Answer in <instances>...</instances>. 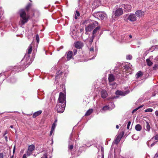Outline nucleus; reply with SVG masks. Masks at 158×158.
<instances>
[{
  "mask_svg": "<svg viewBox=\"0 0 158 158\" xmlns=\"http://www.w3.org/2000/svg\"><path fill=\"white\" fill-rule=\"evenodd\" d=\"M66 101L65 95L62 92L60 93L58 102L56 107V110L58 113H63L66 106Z\"/></svg>",
  "mask_w": 158,
  "mask_h": 158,
  "instance_id": "1",
  "label": "nucleus"
},
{
  "mask_svg": "<svg viewBox=\"0 0 158 158\" xmlns=\"http://www.w3.org/2000/svg\"><path fill=\"white\" fill-rule=\"evenodd\" d=\"M123 14V10L121 6H116L113 11V15L112 17L113 20L115 21L117 20V17H119Z\"/></svg>",
  "mask_w": 158,
  "mask_h": 158,
  "instance_id": "2",
  "label": "nucleus"
},
{
  "mask_svg": "<svg viewBox=\"0 0 158 158\" xmlns=\"http://www.w3.org/2000/svg\"><path fill=\"white\" fill-rule=\"evenodd\" d=\"M19 13L20 17V19L19 22V24L21 27L27 23L29 18V16L26 14L24 9L21 10L19 11Z\"/></svg>",
  "mask_w": 158,
  "mask_h": 158,
  "instance_id": "3",
  "label": "nucleus"
},
{
  "mask_svg": "<svg viewBox=\"0 0 158 158\" xmlns=\"http://www.w3.org/2000/svg\"><path fill=\"white\" fill-rule=\"evenodd\" d=\"M98 24V23L97 21H94L90 24H89L85 27V30L86 31H90L95 26Z\"/></svg>",
  "mask_w": 158,
  "mask_h": 158,
  "instance_id": "4",
  "label": "nucleus"
},
{
  "mask_svg": "<svg viewBox=\"0 0 158 158\" xmlns=\"http://www.w3.org/2000/svg\"><path fill=\"white\" fill-rule=\"evenodd\" d=\"M35 148V146L34 145L32 144L29 146L26 152V155L29 156L31 155Z\"/></svg>",
  "mask_w": 158,
  "mask_h": 158,
  "instance_id": "5",
  "label": "nucleus"
},
{
  "mask_svg": "<svg viewBox=\"0 0 158 158\" xmlns=\"http://www.w3.org/2000/svg\"><path fill=\"white\" fill-rule=\"evenodd\" d=\"M96 16L99 19H103L106 17V15L104 13L99 12L97 13Z\"/></svg>",
  "mask_w": 158,
  "mask_h": 158,
  "instance_id": "6",
  "label": "nucleus"
},
{
  "mask_svg": "<svg viewBox=\"0 0 158 158\" xmlns=\"http://www.w3.org/2000/svg\"><path fill=\"white\" fill-rule=\"evenodd\" d=\"M123 7L124 8V11L126 12L130 11L132 8L131 6L126 4L123 5Z\"/></svg>",
  "mask_w": 158,
  "mask_h": 158,
  "instance_id": "7",
  "label": "nucleus"
},
{
  "mask_svg": "<svg viewBox=\"0 0 158 158\" xmlns=\"http://www.w3.org/2000/svg\"><path fill=\"white\" fill-rule=\"evenodd\" d=\"M127 19L131 22H134L136 20V17L134 14H131L127 18Z\"/></svg>",
  "mask_w": 158,
  "mask_h": 158,
  "instance_id": "8",
  "label": "nucleus"
},
{
  "mask_svg": "<svg viewBox=\"0 0 158 158\" xmlns=\"http://www.w3.org/2000/svg\"><path fill=\"white\" fill-rule=\"evenodd\" d=\"M136 16L139 18L143 17L144 15V12L141 10H138L135 12Z\"/></svg>",
  "mask_w": 158,
  "mask_h": 158,
  "instance_id": "9",
  "label": "nucleus"
},
{
  "mask_svg": "<svg viewBox=\"0 0 158 158\" xmlns=\"http://www.w3.org/2000/svg\"><path fill=\"white\" fill-rule=\"evenodd\" d=\"M75 47L77 48H80L83 46V44L80 42H77L74 44Z\"/></svg>",
  "mask_w": 158,
  "mask_h": 158,
  "instance_id": "10",
  "label": "nucleus"
},
{
  "mask_svg": "<svg viewBox=\"0 0 158 158\" xmlns=\"http://www.w3.org/2000/svg\"><path fill=\"white\" fill-rule=\"evenodd\" d=\"M115 79V77L113 74H110L109 75L108 80L110 82H112L114 81Z\"/></svg>",
  "mask_w": 158,
  "mask_h": 158,
  "instance_id": "11",
  "label": "nucleus"
},
{
  "mask_svg": "<svg viewBox=\"0 0 158 158\" xmlns=\"http://www.w3.org/2000/svg\"><path fill=\"white\" fill-rule=\"evenodd\" d=\"M102 98H106L107 96V94L106 91L102 90L101 92Z\"/></svg>",
  "mask_w": 158,
  "mask_h": 158,
  "instance_id": "12",
  "label": "nucleus"
},
{
  "mask_svg": "<svg viewBox=\"0 0 158 158\" xmlns=\"http://www.w3.org/2000/svg\"><path fill=\"white\" fill-rule=\"evenodd\" d=\"M122 137V136L121 135H118L117 136V137L115 139V140L114 141L115 143L116 144H118V143L120 141Z\"/></svg>",
  "mask_w": 158,
  "mask_h": 158,
  "instance_id": "13",
  "label": "nucleus"
},
{
  "mask_svg": "<svg viewBox=\"0 0 158 158\" xmlns=\"http://www.w3.org/2000/svg\"><path fill=\"white\" fill-rule=\"evenodd\" d=\"M73 55V52L71 51H69L68 52L67 56V60H70L72 58Z\"/></svg>",
  "mask_w": 158,
  "mask_h": 158,
  "instance_id": "14",
  "label": "nucleus"
},
{
  "mask_svg": "<svg viewBox=\"0 0 158 158\" xmlns=\"http://www.w3.org/2000/svg\"><path fill=\"white\" fill-rule=\"evenodd\" d=\"M144 125L145 127V129L146 131H149L150 130V127L148 122L146 121Z\"/></svg>",
  "mask_w": 158,
  "mask_h": 158,
  "instance_id": "15",
  "label": "nucleus"
},
{
  "mask_svg": "<svg viewBox=\"0 0 158 158\" xmlns=\"http://www.w3.org/2000/svg\"><path fill=\"white\" fill-rule=\"evenodd\" d=\"M42 112V111L41 110H39L36 112L34 113L32 117L33 118H35L38 116Z\"/></svg>",
  "mask_w": 158,
  "mask_h": 158,
  "instance_id": "16",
  "label": "nucleus"
},
{
  "mask_svg": "<svg viewBox=\"0 0 158 158\" xmlns=\"http://www.w3.org/2000/svg\"><path fill=\"white\" fill-rule=\"evenodd\" d=\"M62 73L63 72L62 71H59L56 73L57 75L55 77L56 79H57L58 78H60Z\"/></svg>",
  "mask_w": 158,
  "mask_h": 158,
  "instance_id": "17",
  "label": "nucleus"
},
{
  "mask_svg": "<svg viewBox=\"0 0 158 158\" xmlns=\"http://www.w3.org/2000/svg\"><path fill=\"white\" fill-rule=\"evenodd\" d=\"M151 59V56H150L149 59H147L146 60L147 64L148 66H151L153 64L152 62L150 60Z\"/></svg>",
  "mask_w": 158,
  "mask_h": 158,
  "instance_id": "18",
  "label": "nucleus"
},
{
  "mask_svg": "<svg viewBox=\"0 0 158 158\" xmlns=\"http://www.w3.org/2000/svg\"><path fill=\"white\" fill-rule=\"evenodd\" d=\"M100 29V27H97L93 31V35H95V34L98 32Z\"/></svg>",
  "mask_w": 158,
  "mask_h": 158,
  "instance_id": "19",
  "label": "nucleus"
},
{
  "mask_svg": "<svg viewBox=\"0 0 158 158\" xmlns=\"http://www.w3.org/2000/svg\"><path fill=\"white\" fill-rule=\"evenodd\" d=\"M32 51V46L31 44H30L27 50V52L28 54H30Z\"/></svg>",
  "mask_w": 158,
  "mask_h": 158,
  "instance_id": "20",
  "label": "nucleus"
},
{
  "mask_svg": "<svg viewBox=\"0 0 158 158\" xmlns=\"http://www.w3.org/2000/svg\"><path fill=\"white\" fill-rule=\"evenodd\" d=\"M132 66V65H131L130 64H129L128 65L127 64L125 65V66H124V69L126 70V71H127L128 70H129V69H131V67Z\"/></svg>",
  "mask_w": 158,
  "mask_h": 158,
  "instance_id": "21",
  "label": "nucleus"
},
{
  "mask_svg": "<svg viewBox=\"0 0 158 158\" xmlns=\"http://www.w3.org/2000/svg\"><path fill=\"white\" fill-rule=\"evenodd\" d=\"M135 129L138 131H140L142 129V127L140 124H137L135 126Z\"/></svg>",
  "mask_w": 158,
  "mask_h": 158,
  "instance_id": "22",
  "label": "nucleus"
},
{
  "mask_svg": "<svg viewBox=\"0 0 158 158\" xmlns=\"http://www.w3.org/2000/svg\"><path fill=\"white\" fill-rule=\"evenodd\" d=\"M116 93L117 94L121 95L123 96H124L125 94H126V93H123V92L119 91H117L116 92Z\"/></svg>",
  "mask_w": 158,
  "mask_h": 158,
  "instance_id": "23",
  "label": "nucleus"
},
{
  "mask_svg": "<svg viewBox=\"0 0 158 158\" xmlns=\"http://www.w3.org/2000/svg\"><path fill=\"white\" fill-rule=\"evenodd\" d=\"M93 110L92 109L89 110L86 113L85 115L86 116L89 115L93 112Z\"/></svg>",
  "mask_w": 158,
  "mask_h": 158,
  "instance_id": "24",
  "label": "nucleus"
},
{
  "mask_svg": "<svg viewBox=\"0 0 158 158\" xmlns=\"http://www.w3.org/2000/svg\"><path fill=\"white\" fill-rule=\"evenodd\" d=\"M142 75V73L140 71H139L136 74V77L137 78H139L141 77Z\"/></svg>",
  "mask_w": 158,
  "mask_h": 158,
  "instance_id": "25",
  "label": "nucleus"
},
{
  "mask_svg": "<svg viewBox=\"0 0 158 158\" xmlns=\"http://www.w3.org/2000/svg\"><path fill=\"white\" fill-rule=\"evenodd\" d=\"M31 6V4L30 3H28L26 7V10L27 11H28Z\"/></svg>",
  "mask_w": 158,
  "mask_h": 158,
  "instance_id": "26",
  "label": "nucleus"
},
{
  "mask_svg": "<svg viewBox=\"0 0 158 158\" xmlns=\"http://www.w3.org/2000/svg\"><path fill=\"white\" fill-rule=\"evenodd\" d=\"M80 16V13L77 10L76 11V14L75 15L74 18L76 19H77V16Z\"/></svg>",
  "mask_w": 158,
  "mask_h": 158,
  "instance_id": "27",
  "label": "nucleus"
},
{
  "mask_svg": "<svg viewBox=\"0 0 158 158\" xmlns=\"http://www.w3.org/2000/svg\"><path fill=\"white\" fill-rule=\"evenodd\" d=\"M95 36V35H92V37H91L89 39V42L91 44Z\"/></svg>",
  "mask_w": 158,
  "mask_h": 158,
  "instance_id": "28",
  "label": "nucleus"
},
{
  "mask_svg": "<svg viewBox=\"0 0 158 158\" xmlns=\"http://www.w3.org/2000/svg\"><path fill=\"white\" fill-rule=\"evenodd\" d=\"M110 108L108 106H104L102 108V110H110Z\"/></svg>",
  "mask_w": 158,
  "mask_h": 158,
  "instance_id": "29",
  "label": "nucleus"
},
{
  "mask_svg": "<svg viewBox=\"0 0 158 158\" xmlns=\"http://www.w3.org/2000/svg\"><path fill=\"white\" fill-rule=\"evenodd\" d=\"M143 107V106H141L139 107H138L135 108V109H134L132 111V113H134L137 110H138L139 109V108H142V107Z\"/></svg>",
  "mask_w": 158,
  "mask_h": 158,
  "instance_id": "30",
  "label": "nucleus"
},
{
  "mask_svg": "<svg viewBox=\"0 0 158 158\" xmlns=\"http://www.w3.org/2000/svg\"><path fill=\"white\" fill-rule=\"evenodd\" d=\"M153 110V109L152 108H148L145 110V112H152Z\"/></svg>",
  "mask_w": 158,
  "mask_h": 158,
  "instance_id": "31",
  "label": "nucleus"
},
{
  "mask_svg": "<svg viewBox=\"0 0 158 158\" xmlns=\"http://www.w3.org/2000/svg\"><path fill=\"white\" fill-rule=\"evenodd\" d=\"M35 38L37 43H39V37L38 35L37 34L36 35Z\"/></svg>",
  "mask_w": 158,
  "mask_h": 158,
  "instance_id": "32",
  "label": "nucleus"
},
{
  "mask_svg": "<svg viewBox=\"0 0 158 158\" xmlns=\"http://www.w3.org/2000/svg\"><path fill=\"white\" fill-rule=\"evenodd\" d=\"M132 56L131 55H128L127 56V59H129V60H131L132 58Z\"/></svg>",
  "mask_w": 158,
  "mask_h": 158,
  "instance_id": "33",
  "label": "nucleus"
},
{
  "mask_svg": "<svg viewBox=\"0 0 158 158\" xmlns=\"http://www.w3.org/2000/svg\"><path fill=\"white\" fill-rule=\"evenodd\" d=\"M56 123H53L52 125L51 129L54 130L56 127Z\"/></svg>",
  "mask_w": 158,
  "mask_h": 158,
  "instance_id": "34",
  "label": "nucleus"
},
{
  "mask_svg": "<svg viewBox=\"0 0 158 158\" xmlns=\"http://www.w3.org/2000/svg\"><path fill=\"white\" fill-rule=\"evenodd\" d=\"M131 122L130 121H129L127 124V128L128 129H129V127L131 125Z\"/></svg>",
  "mask_w": 158,
  "mask_h": 158,
  "instance_id": "35",
  "label": "nucleus"
},
{
  "mask_svg": "<svg viewBox=\"0 0 158 158\" xmlns=\"http://www.w3.org/2000/svg\"><path fill=\"white\" fill-rule=\"evenodd\" d=\"M73 145H69V146L68 148H69V149L71 150L73 149Z\"/></svg>",
  "mask_w": 158,
  "mask_h": 158,
  "instance_id": "36",
  "label": "nucleus"
},
{
  "mask_svg": "<svg viewBox=\"0 0 158 158\" xmlns=\"http://www.w3.org/2000/svg\"><path fill=\"white\" fill-rule=\"evenodd\" d=\"M54 129H51V130L50 133V136H51L52 135L53 133V132L54 131Z\"/></svg>",
  "mask_w": 158,
  "mask_h": 158,
  "instance_id": "37",
  "label": "nucleus"
},
{
  "mask_svg": "<svg viewBox=\"0 0 158 158\" xmlns=\"http://www.w3.org/2000/svg\"><path fill=\"white\" fill-rule=\"evenodd\" d=\"M47 154L46 153H45L44 154L43 156L41 157V158H47Z\"/></svg>",
  "mask_w": 158,
  "mask_h": 158,
  "instance_id": "38",
  "label": "nucleus"
},
{
  "mask_svg": "<svg viewBox=\"0 0 158 158\" xmlns=\"http://www.w3.org/2000/svg\"><path fill=\"white\" fill-rule=\"evenodd\" d=\"M155 140H158V134L156 135L154 137Z\"/></svg>",
  "mask_w": 158,
  "mask_h": 158,
  "instance_id": "39",
  "label": "nucleus"
},
{
  "mask_svg": "<svg viewBox=\"0 0 158 158\" xmlns=\"http://www.w3.org/2000/svg\"><path fill=\"white\" fill-rule=\"evenodd\" d=\"M3 158V154L2 153H0V158Z\"/></svg>",
  "mask_w": 158,
  "mask_h": 158,
  "instance_id": "40",
  "label": "nucleus"
},
{
  "mask_svg": "<svg viewBox=\"0 0 158 158\" xmlns=\"http://www.w3.org/2000/svg\"><path fill=\"white\" fill-rule=\"evenodd\" d=\"M77 52V49L73 50V52H74V55H76Z\"/></svg>",
  "mask_w": 158,
  "mask_h": 158,
  "instance_id": "41",
  "label": "nucleus"
},
{
  "mask_svg": "<svg viewBox=\"0 0 158 158\" xmlns=\"http://www.w3.org/2000/svg\"><path fill=\"white\" fill-rule=\"evenodd\" d=\"M154 158H158V153H156L155 155Z\"/></svg>",
  "mask_w": 158,
  "mask_h": 158,
  "instance_id": "42",
  "label": "nucleus"
},
{
  "mask_svg": "<svg viewBox=\"0 0 158 158\" xmlns=\"http://www.w3.org/2000/svg\"><path fill=\"white\" fill-rule=\"evenodd\" d=\"M94 51V48L93 47L91 48L90 49V52H93Z\"/></svg>",
  "mask_w": 158,
  "mask_h": 158,
  "instance_id": "43",
  "label": "nucleus"
},
{
  "mask_svg": "<svg viewBox=\"0 0 158 158\" xmlns=\"http://www.w3.org/2000/svg\"><path fill=\"white\" fill-rule=\"evenodd\" d=\"M156 143V142H154V143H152L151 145V147H152L154 145H155V143Z\"/></svg>",
  "mask_w": 158,
  "mask_h": 158,
  "instance_id": "44",
  "label": "nucleus"
},
{
  "mask_svg": "<svg viewBox=\"0 0 158 158\" xmlns=\"http://www.w3.org/2000/svg\"><path fill=\"white\" fill-rule=\"evenodd\" d=\"M15 145L14 146V147L13 150V154H14V153H15Z\"/></svg>",
  "mask_w": 158,
  "mask_h": 158,
  "instance_id": "45",
  "label": "nucleus"
},
{
  "mask_svg": "<svg viewBox=\"0 0 158 158\" xmlns=\"http://www.w3.org/2000/svg\"><path fill=\"white\" fill-rule=\"evenodd\" d=\"M27 155L26 154H24L22 158H27Z\"/></svg>",
  "mask_w": 158,
  "mask_h": 158,
  "instance_id": "46",
  "label": "nucleus"
},
{
  "mask_svg": "<svg viewBox=\"0 0 158 158\" xmlns=\"http://www.w3.org/2000/svg\"><path fill=\"white\" fill-rule=\"evenodd\" d=\"M155 115L157 116H158V111H156L155 112Z\"/></svg>",
  "mask_w": 158,
  "mask_h": 158,
  "instance_id": "47",
  "label": "nucleus"
},
{
  "mask_svg": "<svg viewBox=\"0 0 158 158\" xmlns=\"http://www.w3.org/2000/svg\"><path fill=\"white\" fill-rule=\"evenodd\" d=\"M72 135H73L71 133V134L70 136V139L71 140H72Z\"/></svg>",
  "mask_w": 158,
  "mask_h": 158,
  "instance_id": "48",
  "label": "nucleus"
},
{
  "mask_svg": "<svg viewBox=\"0 0 158 158\" xmlns=\"http://www.w3.org/2000/svg\"><path fill=\"white\" fill-rule=\"evenodd\" d=\"M157 65H155V66L153 67V69H155V68L156 67H157Z\"/></svg>",
  "mask_w": 158,
  "mask_h": 158,
  "instance_id": "49",
  "label": "nucleus"
},
{
  "mask_svg": "<svg viewBox=\"0 0 158 158\" xmlns=\"http://www.w3.org/2000/svg\"><path fill=\"white\" fill-rule=\"evenodd\" d=\"M5 139L6 142L7 141V136H5Z\"/></svg>",
  "mask_w": 158,
  "mask_h": 158,
  "instance_id": "50",
  "label": "nucleus"
},
{
  "mask_svg": "<svg viewBox=\"0 0 158 158\" xmlns=\"http://www.w3.org/2000/svg\"><path fill=\"white\" fill-rule=\"evenodd\" d=\"M7 134V131H5V133L3 134V136H5V135Z\"/></svg>",
  "mask_w": 158,
  "mask_h": 158,
  "instance_id": "51",
  "label": "nucleus"
},
{
  "mask_svg": "<svg viewBox=\"0 0 158 158\" xmlns=\"http://www.w3.org/2000/svg\"><path fill=\"white\" fill-rule=\"evenodd\" d=\"M156 94L154 93H152V96H154Z\"/></svg>",
  "mask_w": 158,
  "mask_h": 158,
  "instance_id": "52",
  "label": "nucleus"
},
{
  "mask_svg": "<svg viewBox=\"0 0 158 158\" xmlns=\"http://www.w3.org/2000/svg\"><path fill=\"white\" fill-rule=\"evenodd\" d=\"M116 128L117 129H118L119 128V126H118V125H117L116 126Z\"/></svg>",
  "mask_w": 158,
  "mask_h": 158,
  "instance_id": "53",
  "label": "nucleus"
},
{
  "mask_svg": "<svg viewBox=\"0 0 158 158\" xmlns=\"http://www.w3.org/2000/svg\"><path fill=\"white\" fill-rule=\"evenodd\" d=\"M14 155L13 154V155L10 156V158H14Z\"/></svg>",
  "mask_w": 158,
  "mask_h": 158,
  "instance_id": "54",
  "label": "nucleus"
},
{
  "mask_svg": "<svg viewBox=\"0 0 158 158\" xmlns=\"http://www.w3.org/2000/svg\"><path fill=\"white\" fill-rule=\"evenodd\" d=\"M129 37L130 38H132V35H129Z\"/></svg>",
  "mask_w": 158,
  "mask_h": 158,
  "instance_id": "55",
  "label": "nucleus"
},
{
  "mask_svg": "<svg viewBox=\"0 0 158 158\" xmlns=\"http://www.w3.org/2000/svg\"><path fill=\"white\" fill-rule=\"evenodd\" d=\"M135 135H133L132 136V138H133V139H134V137H135Z\"/></svg>",
  "mask_w": 158,
  "mask_h": 158,
  "instance_id": "56",
  "label": "nucleus"
},
{
  "mask_svg": "<svg viewBox=\"0 0 158 158\" xmlns=\"http://www.w3.org/2000/svg\"><path fill=\"white\" fill-rule=\"evenodd\" d=\"M10 127L11 128H13V126L12 125H11L10 126Z\"/></svg>",
  "mask_w": 158,
  "mask_h": 158,
  "instance_id": "57",
  "label": "nucleus"
},
{
  "mask_svg": "<svg viewBox=\"0 0 158 158\" xmlns=\"http://www.w3.org/2000/svg\"><path fill=\"white\" fill-rule=\"evenodd\" d=\"M57 121V120H55V122L54 123H56Z\"/></svg>",
  "mask_w": 158,
  "mask_h": 158,
  "instance_id": "58",
  "label": "nucleus"
},
{
  "mask_svg": "<svg viewBox=\"0 0 158 158\" xmlns=\"http://www.w3.org/2000/svg\"><path fill=\"white\" fill-rule=\"evenodd\" d=\"M2 74V73H0V76H1V75Z\"/></svg>",
  "mask_w": 158,
  "mask_h": 158,
  "instance_id": "59",
  "label": "nucleus"
}]
</instances>
